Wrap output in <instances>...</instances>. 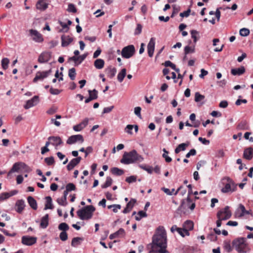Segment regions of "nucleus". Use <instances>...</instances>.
<instances>
[{
  "instance_id": "11",
  "label": "nucleus",
  "mask_w": 253,
  "mask_h": 253,
  "mask_svg": "<svg viewBox=\"0 0 253 253\" xmlns=\"http://www.w3.org/2000/svg\"><path fill=\"white\" fill-rule=\"evenodd\" d=\"M37 241V238L28 236H24L22 237V243L27 246H32L35 244Z\"/></svg>"
},
{
  "instance_id": "36",
  "label": "nucleus",
  "mask_w": 253,
  "mask_h": 253,
  "mask_svg": "<svg viewBox=\"0 0 253 253\" xmlns=\"http://www.w3.org/2000/svg\"><path fill=\"white\" fill-rule=\"evenodd\" d=\"M83 241V239L80 237H75L72 239L71 245L73 247H76L79 245L81 242Z\"/></svg>"
},
{
  "instance_id": "24",
  "label": "nucleus",
  "mask_w": 253,
  "mask_h": 253,
  "mask_svg": "<svg viewBox=\"0 0 253 253\" xmlns=\"http://www.w3.org/2000/svg\"><path fill=\"white\" fill-rule=\"evenodd\" d=\"M136 201L135 199H131L130 201L127 204L126 207L123 210L124 213H127L129 212L133 208Z\"/></svg>"
},
{
  "instance_id": "39",
  "label": "nucleus",
  "mask_w": 253,
  "mask_h": 253,
  "mask_svg": "<svg viewBox=\"0 0 253 253\" xmlns=\"http://www.w3.org/2000/svg\"><path fill=\"white\" fill-rule=\"evenodd\" d=\"M239 129L246 130L248 129V123L246 121H241L238 125Z\"/></svg>"
},
{
  "instance_id": "5",
  "label": "nucleus",
  "mask_w": 253,
  "mask_h": 253,
  "mask_svg": "<svg viewBox=\"0 0 253 253\" xmlns=\"http://www.w3.org/2000/svg\"><path fill=\"white\" fill-rule=\"evenodd\" d=\"M22 170H24L26 172H29L31 171V169L28 165L23 162H17L14 164L7 175L9 176L13 172H19Z\"/></svg>"
},
{
  "instance_id": "25",
  "label": "nucleus",
  "mask_w": 253,
  "mask_h": 253,
  "mask_svg": "<svg viewBox=\"0 0 253 253\" xmlns=\"http://www.w3.org/2000/svg\"><path fill=\"white\" fill-rule=\"evenodd\" d=\"M86 57V54H85L78 57L73 56L69 58L68 61L74 62L75 63L79 62V63H80L84 60Z\"/></svg>"
},
{
  "instance_id": "26",
  "label": "nucleus",
  "mask_w": 253,
  "mask_h": 253,
  "mask_svg": "<svg viewBox=\"0 0 253 253\" xmlns=\"http://www.w3.org/2000/svg\"><path fill=\"white\" fill-rule=\"evenodd\" d=\"M62 46H68L73 41V39L69 36L63 35L61 37Z\"/></svg>"
},
{
  "instance_id": "13",
  "label": "nucleus",
  "mask_w": 253,
  "mask_h": 253,
  "mask_svg": "<svg viewBox=\"0 0 253 253\" xmlns=\"http://www.w3.org/2000/svg\"><path fill=\"white\" fill-rule=\"evenodd\" d=\"M155 39L154 38H151L148 45H147V52L148 55L152 57L155 49Z\"/></svg>"
},
{
  "instance_id": "22",
  "label": "nucleus",
  "mask_w": 253,
  "mask_h": 253,
  "mask_svg": "<svg viewBox=\"0 0 253 253\" xmlns=\"http://www.w3.org/2000/svg\"><path fill=\"white\" fill-rule=\"evenodd\" d=\"M245 212H246V210L244 205L240 204L238 208L235 211V214L236 217H241L245 215Z\"/></svg>"
},
{
  "instance_id": "48",
  "label": "nucleus",
  "mask_w": 253,
  "mask_h": 253,
  "mask_svg": "<svg viewBox=\"0 0 253 253\" xmlns=\"http://www.w3.org/2000/svg\"><path fill=\"white\" fill-rule=\"evenodd\" d=\"M163 151H164V153L163 154L162 156L163 158H165V161L168 162L169 163L171 161L172 159L170 157L168 156V151L166 150L165 148H164Z\"/></svg>"
},
{
  "instance_id": "46",
  "label": "nucleus",
  "mask_w": 253,
  "mask_h": 253,
  "mask_svg": "<svg viewBox=\"0 0 253 253\" xmlns=\"http://www.w3.org/2000/svg\"><path fill=\"white\" fill-rule=\"evenodd\" d=\"M57 202L60 205L63 206H66L67 205V199H65V197H62L57 199Z\"/></svg>"
},
{
  "instance_id": "54",
  "label": "nucleus",
  "mask_w": 253,
  "mask_h": 253,
  "mask_svg": "<svg viewBox=\"0 0 253 253\" xmlns=\"http://www.w3.org/2000/svg\"><path fill=\"white\" fill-rule=\"evenodd\" d=\"M66 190L69 192L71 191H74L76 190V186L72 183H68L66 186Z\"/></svg>"
},
{
  "instance_id": "31",
  "label": "nucleus",
  "mask_w": 253,
  "mask_h": 253,
  "mask_svg": "<svg viewBox=\"0 0 253 253\" xmlns=\"http://www.w3.org/2000/svg\"><path fill=\"white\" fill-rule=\"evenodd\" d=\"M46 199V204L45 205V207L44 208V210H46L47 209H53V206L52 203V199L50 196H47L45 197Z\"/></svg>"
},
{
  "instance_id": "43",
  "label": "nucleus",
  "mask_w": 253,
  "mask_h": 253,
  "mask_svg": "<svg viewBox=\"0 0 253 253\" xmlns=\"http://www.w3.org/2000/svg\"><path fill=\"white\" fill-rule=\"evenodd\" d=\"M88 93L89 94V97H90L93 100L96 99L97 98L98 92L97 91L94 89L93 90H88Z\"/></svg>"
},
{
  "instance_id": "32",
  "label": "nucleus",
  "mask_w": 253,
  "mask_h": 253,
  "mask_svg": "<svg viewBox=\"0 0 253 253\" xmlns=\"http://www.w3.org/2000/svg\"><path fill=\"white\" fill-rule=\"evenodd\" d=\"M105 72L106 74L109 78H112L113 77L115 76L117 71L115 68L109 67L108 68L106 69Z\"/></svg>"
},
{
  "instance_id": "1",
  "label": "nucleus",
  "mask_w": 253,
  "mask_h": 253,
  "mask_svg": "<svg viewBox=\"0 0 253 253\" xmlns=\"http://www.w3.org/2000/svg\"><path fill=\"white\" fill-rule=\"evenodd\" d=\"M166 232L163 226H159L153 236L152 248L149 253H153L154 251L159 253H167Z\"/></svg>"
},
{
  "instance_id": "28",
  "label": "nucleus",
  "mask_w": 253,
  "mask_h": 253,
  "mask_svg": "<svg viewBox=\"0 0 253 253\" xmlns=\"http://www.w3.org/2000/svg\"><path fill=\"white\" fill-rule=\"evenodd\" d=\"M49 216L48 214L43 216L41 221L40 226L42 228H45L48 225Z\"/></svg>"
},
{
  "instance_id": "44",
  "label": "nucleus",
  "mask_w": 253,
  "mask_h": 253,
  "mask_svg": "<svg viewBox=\"0 0 253 253\" xmlns=\"http://www.w3.org/2000/svg\"><path fill=\"white\" fill-rule=\"evenodd\" d=\"M147 216V214L145 212L141 211L138 212L137 215L135 216V218L136 220H140L142 217Z\"/></svg>"
},
{
  "instance_id": "62",
  "label": "nucleus",
  "mask_w": 253,
  "mask_h": 253,
  "mask_svg": "<svg viewBox=\"0 0 253 253\" xmlns=\"http://www.w3.org/2000/svg\"><path fill=\"white\" fill-rule=\"evenodd\" d=\"M191 12L190 8H188L186 11H184L180 13V16L182 17H187L189 16Z\"/></svg>"
},
{
  "instance_id": "64",
  "label": "nucleus",
  "mask_w": 253,
  "mask_h": 253,
  "mask_svg": "<svg viewBox=\"0 0 253 253\" xmlns=\"http://www.w3.org/2000/svg\"><path fill=\"white\" fill-rule=\"evenodd\" d=\"M196 154V151L194 149H192L190 150V151L187 153L186 155V158H189L191 156H195Z\"/></svg>"
},
{
  "instance_id": "47",
  "label": "nucleus",
  "mask_w": 253,
  "mask_h": 253,
  "mask_svg": "<svg viewBox=\"0 0 253 253\" xmlns=\"http://www.w3.org/2000/svg\"><path fill=\"white\" fill-rule=\"evenodd\" d=\"M76 75V70L75 68H73L69 70L68 75L71 80H74L75 79Z\"/></svg>"
},
{
  "instance_id": "8",
  "label": "nucleus",
  "mask_w": 253,
  "mask_h": 253,
  "mask_svg": "<svg viewBox=\"0 0 253 253\" xmlns=\"http://www.w3.org/2000/svg\"><path fill=\"white\" fill-rule=\"evenodd\" d=\"M231 216V212L229 210V207L226 206L217 213V217L221 219L227 220Z\"/></svg>"
},
{
  "instance_id": "6",
  "label": "nucleus",
  "mask_w": 253,
  "mask_h": 253,
  "mask_svg": "<svg viewBox=\"0 0 253 253\" xmlns=\"http://www.w3.org/2000/svg\"><path fill=\"white\" fill-rule=\"evenodd\" d=\"M224 183L225 182V186L221 189L223 193H232L236 189V185L235 184L233 180L229 177H226L223 179Z\"/></svg>"
},
{
  "instance_id": "45",
  "label": "nucleus",
  "mask_w": 253,
  "mask_h": 253,
  "mask_svg": "<svg viewBox=\"0 0 253 253\" xmlns=\"http://www.w3.org/2000/svg\"><path fill=\"white\" fill-rule=\"evenodd\" d=\"M177 231L182 237H184L185 235H189V232L185 228H178Z\"/></svg>"
},
{
  "instance_id": "9",
  "label": "nucleus",
  "mask_w": 253,
  "mask_h": 253,
  "mask_svg": "<svg viewBox=\"0 0 253 253\" xmlns=\"http://www.w3.org/2000/svg\"><path fill=\"white\" fill-rule=\"evenodd\" d=\"M51 72V69H49L47 71H45L38 72L36 73V76L33 80V82L34 83H36L39 80H42L44 78L48 77L49 76V75L50 74Z\"/></svg>"
},
{
  "instance_id": "34",
  "label": "nucleus",
  "mask_w": 253,
  "mask_h": 253,
  "mask_svg": "<svg viewBox=\"0 0 253 253\" xmlns=\"http://www.w3.org/2000/svg\"><path fill=\"white\" fill-rule=\"evenodd\" d=\"M190 33L194 42L195 43L199 39V32L196 30H192L190 31Z\"/></svg>"
},
{
  "instance_id": "29",
  "label": "nucleus",
  "mask_w": 253,
  "mask_h": 253,
  "mask_svg": "<svg viewBox=\"0 0 253 253\" xmlns=\"http://www.w3.org/2000/svg\"><path fill=\"white\" fill-rule=\"evenodd\" d=\"M189 142H187L186 143H183L180 144L178 145V146L175 148L174 152L176 154L179 153L181 151H184L186 147H188L189 145Z\"/></svg>"
},
{
  "instance_id": "33",
  "label": "nucleus",
  "mask_w": 253,
  "mask_h": 253,
  "mask_svg": "<svg viewBox=\"0 0 253 253\" xmlns=\"http://www.w3.org/2000/svg\"><path fill=\"white\" fill-rule=\"evenodd\" d=\"M111 172L112 174L116 175H121L124 173V171L123 169H120L116 167H114L111 169Z\"/></svg>"
},
{
  "instance_id": "18",
  "label": "nucleus",
  "mask_w": 253,
  "mask_h": 253,
  "mask_svg": "<svg viewBox=\"0 0 253 253\" xmlns=\"http://www.w3.org/2000/svg\"><path fill=\"white\" fill-rule=\"evenodd\" d=\"M82 160L81 157H78L76 158L73 159L67 166L68 170H71L74 169V168L80 163Z\"/></svg>"
},
{
  "instance_id": "49",
  "label": "nucleus",
  "mask_w": 253,
  "mask_h": 253,
  "mask_svg": "<svg viewBox=\"0 0 253 253\" xmlns=\"http://www.w3.org/2000/svg\"><path fill=\"white\" fill-rule=\"evenodd\" d=\"M139 167L147 171L149 173L151 174L153 171V168L150 166H147L146 165H140Z\"/></svg>"
},
{
  "instance_id": "10",
  "label": "nucleus",
  "mask_w": 253,
  "mask_h": 253,
  "mask_svg": "<svg viewBox=\"0 0 253 253\" xmlns=\"http://www.w3.org/2000/svg\"><path fill=\"white\" fill-rule=\"evenodd\" d=\"M84 141L83 136L81 134H77L72 135L69 137L67 141V143L68 144H72L76 142L79 141L82 143Z\"/></svg>"
},
{
  "instance_id": "61",
  "label": "nucleus",
  "mask_w": 253,
  "mask_h": 253,
  "mask_svg": "<svg viewBox=\"0 0 253 253\" xmlns=\"http://www.w3.org/2000/svg\"><path fill=\"white\" fill-rule=\"evenodd\" d=\"M141 108L140 107H136L134 108V114L139 118H141Z\"/></svg>"
},
{
  "instance_id": "30",
  "label": "nucleus",
  "mask_w": 253,
  "mask_h": 253,
  "mask_svg": "<svg viewBox=\"0 0 253 253\" xmlns=\"http://www.w3.org/2000/svg\"><path fill=\"white\" fill-rule=\"evenodd\" d=\"M27 201L30 206L34 210H36L38 208L37 203L35 199L29 196L27 198Z\"/></svg>"
},
{
  "instance_id": "16",
  "label": "nucleus",
  "mask_w": 253,
  "mask_h": 253,
  "mask_svg": "<svg viewBox=\"0 0 253 253\" xmlns=\"http://www.w3.org/2000/svg\"><path fill=\"white\" fill-rule=\"evenodd\" d=\"M88 123V119L85 118L81 123L73 126V129L75 131H80L83 129Z\"/></svg>"
},
{
  "instance_id": "50",
  "label": "nucleus",
  "mask_w": 253,
  "mask_h": 253,
  "mask_svg": "<svg viewBox=\"0 0 253 253\" xmlns=\"http://www.w3.org/2000/svg\"><path fill=\"white\" fill-rule=\"evenodd\" d=\"M250 30L247 28H242L240 30V35L242 36L246 37L249 35Z\"/></svg>"
},
{
  "instance_id": "40",
  "label": "nucleus",
  "mask_w": 253,
  "mask_h": 253,
  "mask_svg": "<svg viewBox=\"0 0 253 253\" xmlns=\"http://www.w3.org/2000/svg\"><path fill=\"white\" fill-rule=\"evenodd\" d=\"M58 229L60 230H61L64 232H66V231L69 230V227L67 223H66L65 222H63V223H60L59 225Z\"/></svg>"
},
{
  "instance_id": "55",
  "label": "nucleus",
  "mask_w": 253,
  "mask_h": 253,
  "mask_svg": "<svg viewBox=\"0 0 253 253\" xmlns=\"http://www.w3.org/2000/svg\"><path fill=\"white\" fill-rule=\"evenodd\" d=\"M194 52V47L189 46H186L184 48V52L186 54L193 53Z\"/></svg>"
},
{
  "instance_id": "38",
  "label": "nucleus",
  "mask_w": 253,
  "mask_h": 253,
  "mask_svg": "<svg viewBox=\"0 0 253 253\" xmlns=\"http://www.w3.org/2000/svg\"><path fill=\"white\" fill-rule=\"evenodd\" d=\"M14 195V194H10L8 192H3L0 194V202L7 199L10 197Z\"/></svg>"
},
{
  "instance_id": "37",
  "label": "nucleus",
  "mask_w": 253,
  "mask_h": 253,
  "mask_svg": "<svg viewBox=\"0 0 253 253\" xmlns=\"http://www.w3.org/2000/svg\"><path fill=\"white\" fill-rule=\"evenodd\" d=\"M126 75V69H123L118 74L117 79L118 81L121 83Z\"/></svg>"
},
{
  "instance_id": "27",
  "label": "nucleus",
  "mask_w": 253,
  "mask_h": 253,
  "mask_svg": "<svg viewBox=\"0 0 253 253\" xmlns=\"http://www.w3.org/2000/svg\"><path fill=\"white\" fill-rule=\"evenodd\" d=\"M245 69L244 67H243V66H241L240 67H239L238 68L232 69L231 71V74L234 76L241 75L243 74H244L245 73Z\"/></svg>"
},
{
  "instance_id": "2",
  "label": "nucleus",
  "mask_w": 253,
  "mask_h": 253,
  "mask_svg": "<svg viewBox=\"0 0 253 253\" xmlns=\"http://www.w3.org/2000/svg\"><path fill=\"white\" fill-rule=\"evenodd\" d=\"M143 157L139 155L136 150H133L129 152H125L121 163L125 165L132 164L136 162H142Z\"/></svg>"
},
{
  "instance_id": "3",
  "label": "nucleus",
  "mask_w": 253,
  "mask_h": 253,
  "mask_svg": "<svg viewBox=\"0 0 253 253\" xmlns=\"http://www.w3.org/2000/svg\"><path fill=\"white\" fill-rule=\"evenodd\" d=\"M95 210V208L93 206H87L78 211L77 215L82 220H88L92 217Z\"/></svg>"
},
{
  "instance_id": "35",
  "label": "nucleus",
  "mask_w": 253,
  "mask_h": 253,
  "mask_svg": "<svg viewBox=\"0 0 253 253\" xmlns=\"http://www.w3.org/2000/svg\"><path fill=\"white\" fill-rule=\"evenodd\" d=\"M193 222L190 220L186 221L183 224L184 228L187 230L188 231L192 230L193 228Z\"/></svg>"
},
{
  "instance_id": "53",
  "label": "nucleus",
  "mask_w": 253,
  "mask_h": 253,
  "mask_svg": "<svg viewBox=\"0 0 253 253\" xmlns=\"http://www.w3.org/2000/svg\"><path fill=\"white\" fill-rule=\"evenodd\" d=\"M59 24L62 27V29L60 30L61 32H67L69 29L68 25L64 22L60 21Z\"/></svg>"
},
{
  "instance_id": "17",
  "label": "nucleus",
  "mask_w": 253,
  "mask_h": 253,
  "mask_svg": "<svg viewBox=\"0 0 253 253\" xmlns=\"http://www.w3.org/2000/svg\"><path fill=\"white\" fill-rule=\"evenodd\" d=\"M48 139L51 141V144L55 147V149H57V147L63 143V141L61 138L58 136H50Z\"/></svg>"
},
{
  "instance_id": "60",
  "label": "nucleus",
  "mask_w": 253,
  "mask_h": 253,
  "mask_svg": "<svg viewBox=\"0 0 253 253\" xmlns=\"http://www.w3.org/2000/svg\"><path fill=\"white\" fill-rule=\"evenodd\" d=\"M172 7H173V12L171 15V17H173L180 10V7L178 6H177L176 5H173Z\"/></svg>"
},
{
  "instance_id": "12",
  "label": "nucleus",
  "mask_w": 253,
  "mask_h": 253,
  "mask_svg": "<svg viewBox=\"0 0 253 253\" xmlns=\"http://www.w3.org/2000/svg\"><path fill=\"white\" fill-rule=\"evenodd\" d=\"M30 36L32 37L34 41L36 42H41L42 41L43 39L42 35L39 33L37 30H29Z\"/></svg>"
},
{
  "instance_id": "20",
  "label": "nucleus",
  "mask_w": 253,
  "mask_h": 253,
  "mask_svg": "<svg viewBox=\"0 0 253 253\" xmlns=\"http://www.w3.org/2000/svg\"><path fill=\"white\" fill-rule=\"evenodd\" d=\"M125 231L124 229L120 228L118 231L115 232L114 233L111 234L109 236V238L112 240L115 238H121L125 236Z\"/></svg>"
},
{
  "instance_id": "59",
  "label": "nucleus",
  "mask_w": 253,
  "mask_h": 253,
  "mask_svg": "<svg viewBox=\"0 0 253 253\" xmlns=\"http://www.w3.org/2000/svg\"><path fill=\"white\" fill-rule=\"evenodd\" d=\"M136 180V176H134V175H132V176L127 177L126 179V181L129 183L135 182Z\"/></svg>"
},
{
  "instance_id": "14",
  "label": "nucleus",
  "mask_w": 253,
  "mask_h": 253,
  "mask_svg": "<svg viewBox=\"0 0 253 253\" xmlns=\"http://www.w3.org/2000/svg\"><path fill=\"white\" fill-rule=\"evenodd\" d=\"M39 102V99L38 96H34L31 99L27 101L26 105L24 106V108L26 109H28L37 105Z\"/></svg>"
},
{
  "instance_id": "57",
  "label": "nucleus",
  "mask_w": 253,
  "mask_h": 253,
  "mask_svg": "<svg viewBox=\"0 0 253 253\" xmlns=\"http://www.w3.org/2000/svg\"><path fill=\"white\" fill-rule=\"evenodd\" d=\"M142 28V25L140 24H137V27L134 31V35H139L141 33Z\"/></svg>"
},
{
  "instance_id": "19",
  "label": "nucleus",
  "mask_w": 253,
  "mask_h": 253,
  "mask_svg": "<svg viewBox=\"0 0 253 253\" xmlns=\"http://www.w3.org/2000/svg\"><path fill=\"white\" fill-rule=\"evenodd\" d=\"M48 5V0H39L36 4V7L39 10H44L47 8Z\"/></svg>"
},
{
  "instance_id": "4",
  "label": "nucleus",
  "mask_w": 253,
  "mask_h": 253,
  "mask_svg": "<svg viewBox=\"0 0 253 253\" xmlns=\"http://www.w3.org/2000/svg\"><path fill=\"white\" fill-rule=\"evenodd\" d=\"M232 244L233 247L240 253H246L248 251V246L246 243V239L244 238L234 240Z\"/></svg>"
},
{
  "instance_id": "21",
  "label": "nucleus",
  "mask_w": 253,
  "mask_h": 253,
  "mask_svg": "<svg viewBox=\"0 0 253 253\" xmlns=\"http://www.w3.org/2000/svg\"><path fill=\"white\" fill-rule=\"evenodd\" d=\"M253 156V149L252 147H249L245 149L243 154V157L247 160H250Z\"/></svg>"
},
{
  "instance_id": "42",
  "label": "nucleus",
  "mask_w": 253,
  "mask_h": 253,
  "mask_svg": "<svg viewBox=\"0 0 253 253\" xmlns=\"http://www.w3.org/2000/svg\"><path fill=\"white\" fill-rule=\"evenodd\" d=\"M113 180L110 177H107L105 183L101 185L102 188H106L111 185Z\"/></svg>"
},
{
  "instance_id": "41",
  "label": "nucleus",
  "mask_w": 253,
  "mask_h": 253,
  "mask_svg": "<svg viewBox=\"0 0 253 253\" xmlns=\"http://www.w3.org/2000/svg\"><path fill=\"white\" fill-rule=\"evenodd\" d=\"M205 98V96L201 94L199 92H196L195 94V101L196 102H199Z\"/></svg>"
},
{
  "instance_id": "56",
  "label": "nucleus",
  "mask_w": 253,
  "mask_h": 253,
  "mask_svg": "<svg viewBox=\"0 0 253 253\" xmlns=\"http://www.w3.org/2000/svg\"><path fill=\"white\" fill-rule=\"evenodd\" d=\"M44 161L48 166L52 165L54 163V160L53 157L46 158H45Z\"/></svg>"
},
{
  "instance_id": "52",
  "label": "nucleus",
  "mask_w": 253,
  "mask_h": 253,
  "mask_svg": "<svg viewBox=\"0 0 253 253\" xmlns=\"http://www.w3.org/2000/svg\"><path fill=\"white\" fill-rule=\"evenodd\" d=\"M67 11L69 12L76 13L77 12V9L74 4L69 3L68 4Z\"/></svg>"
},
{
  "instance_id": "23",
  "label": "nucleus",
  "mask_w": 253,
  "mask_h": 253,
  "mask_svg": "<svg viewBox=\"0 0 253 253\" xmlns=\"http://www.w3.org/2000/svg\"><path fill=\"white\" fill-rule=\"evenodd\" d=\"M15 206L16 211L18 213H21L25 207V202L23 200H18Z\"/></svg>"
},
{
  "instance_id": "63",
  "label": "nucleus",
  "mask_w": 253,
  "mask_h": 253,
  "mask_svg": "<svg viewBox=\"0 0 253 253\" xmlns=\"http://www.w3.org/2000/svg\"><path fill=\"white\" fill-rule=\"evenodd\" d=\"M49 92L51 94H53V95H57V94H59L61 91L59 90V89H56V88H53L52 87H51L49 89Z\"/></svg>"
},
{
  "instance_id": "51",
  "label": "nucleus",
  "mask_w": 253,
  "mask_h": 253,
  "mask_svg": "<svg viewBox=\"0 0 253 253\" xmlns=\"http://www.w3.org/2000/svg\"><path fill=\"white\" fill-rule=\"evenodd\" d=\"M133 128V125H128L125 128V131L128 134L132 135L133 134L132 130Z\"/></svg>"
},
{
  "instance_id": "58",
  "label": "nucleus",
  "mask_w": 253,
  "mask_h": 253,
  "mask_svg": "<svg viewBox=\"0 0 253 253\" xmlns=\"http://www.w3.org/2000/svg\"><path fill=\"white\" fill-rule=\"evenodd\" d=\"M60 239L63 241H66L68 239V235L66 232L62 231L59 235Z\"/></svg>"
},
{
  "instance_id": "15",
  "label": "nucleus",
  "mask_w": 253,
  "mask_h": 253,
  "mask_svg": "<svg viewBox=\"0 0 253 253\" xmlns=\"http://www.w3.org/2000/svg\"><path fill=\"white\" fill-rule=\"evenodd\" d=\"M51 58V53L48 52L42 53L38 58V61L40 63H45L48 62Z\"/></svg>"
},
{
  "instance_id": "7",
  "label": "nucleus",
  "mask_w": 253,
  "mask_h": 253,
  "mask_svg": "<svg viewBox=\"0 0 253 253\" xmlns=\"http://www.w3.org/2000/svg\"><path fill=\"white\" fill-rule=\"evenodd\" d=\"M135 49L134 45H129L124 47L121 51V55L123 58H129L135 53Z\"/></svg>"
}]
</instances>
